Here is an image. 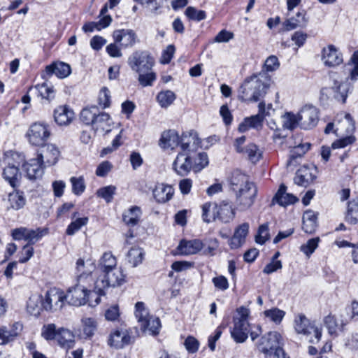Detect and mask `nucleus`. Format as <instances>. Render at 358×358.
Masks as SVG:
<instances>
[{
  "instance_id": "9b49d317",
  "label": "nucleus",
  "mask_w": 358,
  "mask_h": 358,
  "mask_svg": "<svg viewBox=\"0 0 358 358\" xmlns=\"http://www.w3.org/2000/svg\"><path fill=\"white\" fill-rule=\"evenodd\" d=\"M281 335L277 331H270L264 335L257 344L259 351L266 354L271 355L273 350L282 345Z\"/></svg>"
},
{
  "instance_id": "052dcab7",
  "label": "nucleus",
  "mask_w": 358,
  "mask_h": 358,
  "mask_svg": "<svg viewBox=\"0 0 358 358\" xmlns=\"http://www.w3.org/2000/svg\"><path fill=\"white\" fill-rule=\"evenodd\" d=\"M83 325L84 334L87 336L90 337L94 335V331L96 329V322L94 318L85 317L82 320Z\"/></svg>"
},
{
  "instance_id": "680f3d73",
  "label": "nucleus",
  "mask_w": 358,
  "mask_h": 358,
  "mask_svg": "<svg viewBox=\"0 0 358 358\" xmlns=\"http://www.w3.org/2000/svg\"><path fill=\"white\" fill-rule=\"evenodd\" d=\"M185 15L189 19L196 21H201L206 17L205 11L197 10L192 6H189L186 8Z\"/></svg>"
},
{
  "instance_id": "a211bd4d",
  "label": "nucleus",
  "mask_w": 358,
  "mask_h": 358,
  "mask_svg": "<svg viewBox=\"0 0 358 358\" xmlns=\"http://www.w3.org/2000/svg\"><path fill=\"white\" fill-rule=\"evenodd\" d=\"M315 166H303L296 173L294 178V183L302 187H308L317 178Z\"/></svg>"
},
{
  "instance_id": "774afa93",
  "label": "nucleus",
  "mask_w": 358,
  "mask_h": 358,
  "mask_svg": "<svg viewBox=\"0 0 358 358\" xmlns=\"http://www.w3.org/2000/svg\"><path fill=\"white\" fill-rule=\"evenodd\" d=\"M350 60L353 68L350 69L349 78L352 80H357L358 79V50L354 52Z\"/></svg>"
},
{
  "instance_id": "09e8293b",
  "label": "nucleus",
  "mask_w": 358,
  "mask_h": 358,
  "mask_svg": "<svg viewBox=\"0 0 358 358\" xmlns=\"http://www.w3.org/2000/svg\"><path fill=\"white\" fill-rule=\"evenodd\" d=\"M345 220L350 224H355L358 222V198L348 203Z\"/></svg>"
},
{
  "instance_id": "0eeeda50",
  "label": "nucleus",
  "mask_w": 358,
  "mask_h": 358,
  "mask_svg": "<svg viewBox=\"0 0 358 358\" xmlns=\"http://www.w3.org/2000/svg\"><path fill=\"white\" fill-rule=\"evenodd\" d=\"M135 308V316L140 324L141 330L152 335L157 334L161 327L159 319L150 315L143 302H137Z\"/></svg>"
},
{
  "instance_id": "9d476101",
  "label": "nucleus",
  "mask_w": 358,
  "mask_h": 358,
  "mask_svg": "<svg viewBox=\"0 0 358 358\" xmlns=\"http://www.w3.org/2000/svg\"><path fill=\"white\" fill-rule=\"evenodd\" d=\"M349 90L350 86L347 82H343L336 75H334L332 85L323 89L322 92L343 103L345 102Z\"/></svg>"
},
{
  "instance_id": "a18cd8bd",
  "label": "nucleus",
  "mask_w": 358,
  "mask_h": 358,
  "mask_svg": "<svg viewBox=\"0 0 358 358\" xmlns=\"http://www.w3.org/2000/svg\"><path fill=\"white\" fill-rule=\"evenodd\" d=\"M176 98V94L171 90L161 91L157 95V101L162 108H167L171 106Z\"/></svg>"
},
{
  "instance_id": "f3484780",
  "label": "nucleus",
  "mask_w": 358,
  "mask_h": 358,
  "mask_svg": "<svg viewBox=\"0 0 358 358\" xmlns=\"http://www.w3.org/2000/svg\"><path fill=\"white\" fill-rule=\"evenodd\" d=\"M87 294L88 292L85 289L75 285L69 287L66 294L64 293V302L74 306H80L87 303Z\"/></svg>"
},
{
  "instance_id": "4468645a",
  "label": "nucleus",
  "mask_w": 358,
  "mask_h": 358,
  "mask_svg": "<svg viewBox=\"0 0 358 358\" xmlns=\"http://www.w3.org/2000/svg\"><path fill=\"white\" fill-rule=\"evenodd\" d=\"M300 127L303 129H310L314 127L318 121V112L313 106H304L298 113Z\"/></svg>"
},
{
  "instance_id": "1a4fd4ad",
  "label": "nucleus",
  "mask_w": 358,
  "mask_h": 358,
  "mask_svg": "<svg viewBox=\"0 0 358 358\" xmlns=\"http://www.w3.org/2000/svg\"><path fill=\"white\" fill-rule=\"evenodd\" d=\"M50 131L47 124L41 122L32 124L27 132L29 142L35 146H41L49 138Z\"/></svg>"
},
{
  "instance_id": "b1692460",
  "label": "nucleus",
  "mask_w": 358,
  "mask_h": 358,
  "mask_svg": "<svg viewBox=\"0 0 358 358\" xmlns=\"http://www.w3.org/2000/svg\"><path fill=\"white\" fill-rule=\"evenodd\" d=\"M249 231V224L247 222L238 225L234 231L233 236L229 240L231 249H236L243 245Z\"/></svg>"
},
{
  "instance_id": "13d9d810",
  "label": "nucleus",
  "mask_w": 358,
  "mask_h": 358,
  "mask_svg": "<svg viewBox=\"0 0 358 358\" xmlns=\"http://www.w3.org/2000/svg\"><path fill=\"white\" fill-rule=\"evenodd\" d=\"M243 153H245L248 159L253 163L258 162L262 157L260 150L253 143L248 144L245 148Z\"/></svg>"
},
{
  "instance_id": "603ef678",
  "label": "nucleus",
  "mask_w": 358,
  "mask_h": 358,
  "mask_svg": "<svg viewBox=\"0 0 358 358\" xmlns=\"http://www.w3.org/2000/svg\"><path fill=\"white\" fill-rule=\"evenodd\" d=\"M39 95L47 100H51L55 97V90L51 85L47 83L38 84L36 86Z\"/></svg>"
},
{
  "instance_id": "864d4df0",
  "label": "nucleus",
  "mask_w": 358,
  "mask_h": 358,
  "mask_svg": "<svg viewBox=\"0 0 358 358\" xmlns=\"http://www.w3.org/2000/svg\"><path fill=\"white\" fill-rule=\"evenodd\" d=\"M308 150V146L307 148H304V147H299V145L295 147L291 150L289 159L287 162V166H296L298 163V159H301Z\"/></svg>"
},
{
  "instance_id": "338daca9",
  "label": "nucleus",
  "mask_w": 358,
  "mask_h": 358,
  "mask_svg": "<svg viewBox=\"0 0 358 358\" xmlns=\"http://www.w3.org/2000/svg\"><path fill=\"white\" fill-rule=\"evenodd\" d=\"M34 252V248L29 244H26L20 252L18 262L22 264L27 262L32 257Z\"/></svg>"
},
{
  "instance_id": "bb28decb",
  "label": "nucleus",
  "mask_w": 358,
  "mask_h": 358,
  "mask_svg": "<svg viewBox=\"0 0 358 358\" xmlns=\"http://www.w3.org/2000/svg\"><path fill=\"white\" fill-rule=\"evenodd\" d=\"M2 176L13 188L19 187L22 174L17 166L15 165L6 166L3 170Z\"/></svg>"
},
{
  "instance_id": "c03bdc74",
  "label": "nucleus",
  "mask_w": 358,
  "mask_h": 358,
  "mask_svg": "<svg viewBox=\"0 0 358 358\" xmlns=\"http://www.w3.org/2000/svg\"><path fill=\"white\" fill-rule=\"evenodd\" d=\"M99 108L96 106L85 108L81 110L80 119L86 125L93 126Z\"/></svg>"
},
{
  "instance_id": "bf43d9fd",
  "label": "nucleus",
  "mask_w": 358,
  "mask_h": 358,
  "mask_svg": "<svg viewBox=\"0 0 358 358\" xmlns=\"http://www.w3.org/2000/svg\"><path fill=\"white\" fill-rule=\"evenodd\" d=\"M115 190L116 187L115 186L108 185L99 189L96 192V195L103 199L107 203H109L113 200Z\"/></svg>"
},
{
  "instance_id": "4be33fe9",
  "label": "nucleus",
  "mask_w": 358,
  "mask_h": 358,
  "mask_svg": "<svg viewBox=\"0 0 358 358\" xmlns=\"http://www.w3.org/2000/svg\"><path fill=\"white\" fill-rule=\"evenodd\" d=\"M322 60L325 66H335L343 62L341 53L334 45H329L322 49Z\"/></svg>"
},
{
  "instance_id": "393cba45",
  "label": "nucleus",
  "mask_w": 358,
  "mask_h": 358,
  "mask_svg": "<svg viewBox=\"0 0 358 358\" xmlns=\"http://www.w3.org/2000/svg\"><path fill=\"white\" fill-rule=\"evenodd\" d=\"M74 118V113L69 106L64 105L57 107L54 110V119L60 126L69 124Z\"/></svg>"
},
{
  "instance_id": "423d86ee",
  "label": "nucleus",
  "mask_w": 358,
  "mask_h": 358,
  "mask_svg": "<svg viewBox=\"0 0 358 358\" xmlns=\"http://www.w3.org/2000/svg\"><path fill=\"white\" fill-rule=\"evenodd\" d=\"M76 269L77 272L76 285L83 288L87 292L93 287L94 288V278L92 273L95 269L94 263L80 258L76 262Z\"/></svg>"
},
{
  "instance_id": "f03ea898",
  "label": "nucleus",
  "mask_w": 358,
  "mask_h": 358,
  "mask_svg": "<svg viewBox=\"0 0 358 358\" xmlns=\"http://www.w3.org/2000/svg\"><path fill=\"white\" fill-rule=\"evenodd\" d=\"M271 83V77L265 71L245 78L238 89V98L242 101H259L266 94Z\"/></svg>"
},
{
  "instance_id": "4d7b16f0",
  "label": "nucleus",
  "mask_w": 358,
  "mask_h": 358,
  "mask_svg": "<svg viewBox=\"0 0 358 358\" xmlns=\"http://www.w3.org/2000/svg\"><path fill=\"white\" fill-rule=\"evenodd\" d=\"M45 232L44 230L38 228L36 229H27L26 241L29 245H34L38 242L44 235Z\"/></svg>"
},
{
  "instance_id": "aec40b11",
  "label": "nucleus",
  "mask_w": 358,
  "mask_h": 358,
  "mask_svg": "<svg viewBox=\"0 0 358 358\" xmlns=\"http://www.w3.org/2000/svg\"><path fill=\"white\" fill-rule=\"evenodd\" d=\"M113 37L114 41L124 48L134 46L137 40V35L131 29L115 30Z\"/></svg>"
},
{
  "instance_id": "2eb2a0df",
  "label": "nucleus",
  "mask_w": 358,
  "mask_h": 358,
  "mask_svg": "<svg viewBox=\"0 0 358 358\" xmlns=\"http://www.w3.org/2000/svg\"><path fill=\"white\" fill-rule=\"evenodd\" d=\"M23 330V324L20 322H15L10 327L0 326V345H6L18 337Z\"/></svg>"
},
{
  "instance_id": "f704fd0d",
  "label": "nucleus",
  "mask_w": 358,
  "mask_h": 358,
  "mask_svg": "<svg viewBox=\"0 0 358 358\" xmlns=\"http://www.w3.org/2000/svg\"><path fill=\"white\" fill-rule=\"evenodd\" d=\"M117 268V259L110 252L103 254L98 263V269L101 273Z\"/></svg>"
},
{
  "instance_id": "cd10ccee",
  "label": "nucleus",
  "mask_w": 358,
  "mask_h": 358,
  "mask_svg": "<svg viewBox=\"0 0 358 358\" xmlns=\"http://www.w3.org/2000/svg\"><path fill=\"white\" fill-rule=\"evenodd\" d=\"M174 194V189L171 185L160 183L153 189V196L159 203H166L171 200Z\"/></svg>"
},
{
  "instance_id": "2f4dec72",
  "label": "nucleus",
  "mask_w": 358,
  "mask_h": 358,
  "mask_svg": "<svg viewBox=\"0 0 358 358\" xmlns=\"http://www.w3.org/2000/svg\"><path fill=\"white\" fill-rule=\"evenodd\" d=\"M308 20L306 17V12H298L294 17L288 18L283 22V27L286 31H291L298 27H304Z\"/></svg>"
},
{
  "instance_id": "ddd939ff",
  "label": "nucleus",
  "mask_w": 358,
  "mask_h": 358,
  "mask_svg": "<svg viewBox=\"0 0 358 358\" xmlns=\"http://www.w3.org/2000/svg\"><path fill=\"white\" fill-rule=\"evenodd\" d=\"M193 159L192 152L178 153L173 163V171L180 176H187L192 170Z\"/></svg>"
},
{
  "instance_id": "6ab92c4d",
  "label": "nucleus",
  "mask_w": 358,
  "mask_h": 358,
  "mask_svg": "<svg viewBox=\"0 0 358 358\" xmlns=\"http://www.w3.org/2000/svg\"><path fill=\"white\" fill-rule=\"evenodd\" d=\"M64 299V292L62 291L48 292L43 300V308L46 310H59L65 303Z\"/></svg>"
},
{
  "instance_id": "37998d69",
  "label": "nucleus",
  "mask_w": 358,
  "mask_h": 358,
  "mask_svg": "<svg viewBox=\"0 0 358 358\" xmlns=\"http://www.w3.org/2000/svg\"><path fill=\"white\" fill-rule=\"evenodd\" d=\"M43 301L41 296H31L27 301V311L32 315H39L41 307H43Z\"/></svg>"
},
{
  "instance_id": "c85d7f7f",
  "label": "nucleus",
  "mask_w": 358,
  "mask_h": 358,
  "mask_svg": "<svg viewBox=\"0 0 358 358\" xmlns=\"http://www.w3.org/2000/svg\"><path fill=\"white\" fill-rule=\"evenodd\" d=\"M180 145V136L175 130H168L162 133L159 145L163 149L173 150Z\"/></svg>"
},
{
  "instance_id": "a878e982",
  "label": "nucleus",
  "mask_w": 358,
  "mask_h": 358,
  "mask_svg": "<svg viewBox=\"0 0 358 358\" xmlns=\"http://www.w3.org/2000/svg\"><path fill=\"white\" fill-rule=\"evenodd\" d=\"M236 206L233 208L228 201H222L217 208V218L222 222L228 223L232 221L236 215Z\"/></svg>"
},
{
  "instance_id": "4c0bfd02",
  "label": "nucleus",
  "mask_w": 358,
  "mask_h": 358,
  "mask_svg": "<svg viewBox=\"0 0 358 358\" xmlns=\"http://www.w3.org/2000/svg\"><path fill=\"white\" fill-rule=\"evenodd\" d=\"M141 216V210L138 206H133L123 214V221L130 227L136 225Z\"/></svg>"
},
{
  "instance_id": "58836bf2",
  "label": "nucleus",
  "mask_w": 358,
  "mask_h": 358,
  "mask_svg": "<svg viewBox=\"0 0 358 358\" xmlns=\"http://www.w3.org/2000/svg\"><path fill=\"white\" fill-rule=\"evenodd\" d=\"M8 202L11 208L20 210L26 203V198L24 192L20 190H15L8 194Z\"/></svg>"
},
{
  "instance_id": "de8ad7c7",
  "label": "nucleus",
  "mask_w": 358,
  "mask_h": 358,
  "mask_svg": "<svg viewBox=\"0 0 358 358\" xmlns=\"http://www.w3.org/2000/svg\"><path fill=\"white\" fill-rule=\"evenodd\" d=\"M217 204L206 203L202 206V219L209 223L217 218Z\"/></svg>"
},
{
  "instance_id": "6e6552de",
  "label": "nucleus",
  "mask_w": 358,
  "mask_h": 358,
  "mask_svg": "<svg viewBox=\"0 0 358 358\" xmlns=\"http://www.w3.org/2000/svg\"><path fill=\"white\" fill-rule=\"evenodd\" d=\"M128 64L132 71L138 73L152 70L155 59L148 52L136 51L129 57Z\"/></svg>"
},
{
  "instance_id": "473e14b6",
  "label": "nucleus",
  "mask_w": 358,
  "mask_h": 358,
  "mask_svg": "<svg viewBox=\"0 0 358 358\" xmlns=\"http://www.w3.org/2000/svg\"><path fill=\"white\" fill-rule=\"evenodd\" d=\"M96 115V120L93 124L92 128L94 130H102L108 133L111 129V124L113 123L110 115L105 112H100L98 110V114Z\"/></svg>"
},
{
  "instance_id": "20e7f679",
  "label": "nucleus",
  "mask_w": 358,
  "mask_h": 358,
  "mask_svg": "<svg viewBox=\"0 0 358 358\" xmlns=\"http://www.w3.org/2000/svg\"><path fill=\"white\" fill-rule=\"evenodd\" d=\"M101 273L103 276L97 278L94 283L95 291L99 295H105L106 289L110 287H119L125 282L126 276L119 267Z\"/></svg>"
},
{
  "instance_id": "7c9ffc66",
  "label": "nucleus",
  "mask_w": 358,
  "mask_h": 358,
  "mask_svg": "<svg viewBox=\"0 0 358 358\" xmlns=\"http://www.w3.org/2000/svg\"><path fill=\"white\" fill-rule=\"evenodd\" d=\"M70 66L62 62H54L45 68V72L48 75L55 74L59 78H65L71 73Z\"/></svg>"
},
{
  "instance_id": "49530a36",
  "label": "nucleus",
  "mask_w": 358,
  "mask_h": 358,
  "mask_svg": "<svg viewBox=\"0 0 358 358\" xmlns=\"http://www.w3.org/2000/svg\"><path fill=\"white\" fill-rule=\"evenodd\" d=\"M144 257V252L139 247L131 248L127 253L128 262L135 267L142 263Z\"/></svg>"
},
{
  "instance_id": "5701e85b",
  "label": "nucleus",
  "mask_w": 358,
  "mask_h": 358,
  "mask_svg": "<svg viewBox=\"0 0 358 358\" xmlns=\"http://www.w3.org/2000/svg\"><path fill=\"white\" fill-rule=\"evenodd\" d=\"M131 337L127 330H115L111 332L108 338V345L117 349L122 348L129 345Z\"/></svg>"
},
{
  "instance_id": "0e129e2a",
  "label": "nucleus",
  "mask_w": 358,
  "mask_h": 358,
  "mask_svg": "<svg viewBox=\"0 0 358 358\" xmlns=\"http://www.w3.org/2000/svg\"><path fill=\"white\" fill-rule=\"evenodd\" d=\"M110 92L106 87H103L99 94V104L103 108H108L110 105Z\"/></svg>"
},
{
  "instance_id": "412c9836",
  "label": "nucleus",
  "mask_w": 358,
  "mask_h": 358,
  "mask_svg": "<svg viewBox=\"0 0 358 358\" xmlns=\"http://www.w3.org/2000/svg\"><path fill=\"white\" fill-rule=\"evenodd\" d=\"M201 141L196 131H191L183 133L180 137V146L183 152H195L199 146Z\"/></svg>"
},
{
  "instance_id": "39448f33",
  "label": "nucleus",
  "mask_w": 358,
  "mask_h": 358,
  "mask_svg": "<svg viewBox=\"0 0 358 358\" xmlns=\"http://www.w3.org/2000/svg\"><path fill=\"white\" fill-rule=\"evenodd\" d=\"M294 328L297 334L305 336L310 343H317L321 338L322 329L310 322L303 314L295 316Z\"/></svg>"
},
{
  "instance_id": "3c124183",
  "label": "nucleus",
  "mask_w": 358,
  "mask_h": 358,
  "mask_svg": "<svg viewBox=\"0 0 358 358\" xmlns=\"http://www.w3.org/2000/svg\"><path fill=\"white\" fill-rule=\"evenodd\" d=\"M138 74V81L139 84L143 87L152 86L154 82L157 79L156 73L152 70L147 72H141Z\"/></svg>"
},
{
  "instance_id": "6e6d98bb",
  "label": "nucleus",
  "mask_w": 358,
  "mask_h": 358,
  "mask_svg": "<svg viewBox=\"0 0 358 358\" xmlns=\"http://www.w3.org/2000/svg\"><path fill=\"white\" fill-rule=\"evenodd\" d=\"M264 314L266 317L268 318L271 321L278 324L281 322L285 315V312L277 308L265 310Z\"/></svg>"
},
{
  "instance_id": "ea45409f",
  "label": "nucleus",
  "mask_w": 358,
  "mask_h": 358,
  "mask_svg": "<svg viewBox=\"0 0 358 358\" xmlns=\"http://www.w3.org/2000/svg\"><path fill=\"white\" fill-rule=\"evenodd\" d=\"M324 323L328 329L329 334L333 336H337L338 330L342 331L343 327L346 325L347 322L343 321L339 324L335 317L331 314L326 316L324 319Z\"/></svg>"
},
{
  "instance_id": "a19ab883",
  "label": "nucleus",
  "mask_w": 358,
  "mask_h": 358,
  "mask_svg": "<svg viewBox=\"0 0 358 358\" xmlns=\"http://www.w3.org/2000/svg\"><path fill=\"white\" fill-rule=\"evenodd\" d=\"M78 214V212H75L72 215L71 218L74 220L70 223L66 231V234L69 236L75 234L82 227L85 226L88 222V218L87 217L76 218Z\"/></svg>"
},
{
  "instance_id": "72a5a7b5",
  "label": "nucleus",
  "mask_w": 358,
  "mask_h": 358,
  "mask_svg": "<svg viewBox=\"0 0 358 358\" xmlns=\"http://www.w3.org/2000/svg\"><path fill=\"white\" fill-rule=\"evenodd\" d=\"M286 186L285 185H281L273 198V201H275L282 206L293 204L298 201V199L293 194L286 193Z\"/></svg>"
},
{
  "instance_id": "c9c22d12",
  "label": "nucleus",
  "mask_w": 358,
  "mask_h": 358,
  "mask_svg": "<svg viewBox=\"0 0 358 358\" xmlns=\"http://www.w3.org/2000/svg\"><path fill=\"white\" fill-rule=\"evenodd\" d=\"M56 341L64 348H71L74 344V335L69 329L61 328L57 330Z\"/></svg>"
},
{
  "instance_id": "dca6fc26",
  "label": "nucleus",
  "mask_w": 358,
  "mask_h": 358,
  "mask_svg": "<svg viewBox=\"0 0 358 358\" xmlns=\"http://www.w3.org/2000/svg\"><path fill=\"white\" fill-rule=\"evenodd\" d=\"M45 167L47 166L37 156L22 164V170L26 173L27 177L31 180L41 178L44 173Z\"/></svg>"
},
{
  "instance_id": "79ce46f5",
  "label": "nucleus",
  "mask_w": 358,
  "mask_h": 358,
  "mask_svg": "<svg viewBox=\"0 0 358 358\" xmlns=\"http://www.w3.org/2000/svg\"><path fill=\"white\" fill-rule=\"evenodd\" d=\"M192 171L195 173L201 171L208 164V157L206 152L192 153Z\"/></svg>"
},
{
  "instance_id": "f8f14e48",
  "label": "nucleus",
  "mask_w": 358,
  "mask_h": 358,
  "mask_svg": "<svg viewBox=\"0 0 358 358\" xmlns=\"http://www.w3.org/2000/svg\"><path fill=\"white\" fill-rule=\"evenodd\" d=\"M41 146L38 151L37 157L46 166L55 165L60 156L59 148L52 143H47Z\"/></svg>"
},
{
  "instance_id": "e2e57ef3",
  "label": "nucleus",
  "mask_w": 358,
  "mask_h": 358,
  "mask_svg": "<svg viewBox=\"0 0 358 358\" xmlns=\"http://www.w3.org/2000/svg\"><path fill=\"white\" fill-rule=\"evenodd\" d=\"M319 242L320 238L318 237L311 238L306 244L301 246V251L306 255L307 257H310L317 248Z\"/></svg>"
},
{
  "instance_id": "7ed1b4c3",
  "label": "nucleus",
  "mask_w": 358,
  "mask_h": 358,
  "mask_svg": "<svg viewBox=\"0 0 358 358\" xmlns=\"http://www.w3.org/2000/svg\"><path fill=\"white\" fill-rule=\"evenodd\" d=\"M238 317L234 318V327L231 336L236 343L245 342L250 334L252 341H255L262 333L259 325L250 324L248 322L249 309L241 307L237 309Z\"/></svg>"
},
{
  "instance_id": "f257e3e1",
  "label": "nucleus",
  "mask_w": 358,
  "mask_h": 358,
  "mask_svg": "<svg viewBox=\"0 0 358 358\" xmlns=\"http://www.w3.org/2000/svg\"><path fill=\"white\" fill-rule=\"evenodd\" d=\"M229 186L236 196L237 210L244 212L249 210L253 206L257 195L255 184L249 180L248 176L236 171L229 179Z\"/></svg>"
},
{
  "instance_id": "69168bd1",
  "label": "nucleus",
  "mask_w": 358,
  "mask_h": 358,
  "mask_svg": "<svg viewBox=\"0 0 358 358\" xmlns=\"http://www.w3.org/2000/svg\"><path fill=\"white\" fill-rule=\"evenodd\" d=\"M268 238L269 233L268 224H264L259 226L258 233L255 236V241L259 244L263 245Z\"/></svg>"
},
{
  "instance_id": "e433bc0d",
  "label": "nucleus",
  "mask_w": 358,
  "mask_h": 358,
  "mask_svg": "<svg viewBox=\"0 0 358 358\" xmlns=\"http://www.w3.org/2000/svg\"><path fill=\"white\" fill-rule=\"evenodd\" d=\"M317 214L313 210H306L303 215V229L307 234L313 233L317 227Z\"/></svg>"
},
{
  "instance_id": "c756f323",
  "label": "nucleus",
  "mask_w": 358,
  "mask_h": 358,
  "mask_svg": "<svg viewBox=\"0 0 358 358\" xmlns=\"http://www.w3.org/2000/svg\"><path fill=\"white\" fill-rule=\"evenodd\" d=\"M203 243L198 239L190 241L182 240L177 247V249L180 254L189 255L199 252L203 248Z\"/></svg>"
},
{
  "instance_id": "5fc2aeb1",
  "label": "nucleus",
  "mask_w": 358,
  "mask_h": 358,
  "mask_svg": "<svg viewBox=\"0 0 358 358\" xmlns=\"http://www.w3.org/2000/svg\"><path fill=\"white\" fill-rule=\"evenodd\" d=\"M70 182L72 185V192L77 196L81 195L85 190V183L83 177H71Z\"/></svg>"
},
{
  "instance_id": "8fccbe9b",
  "label": "nucleus",
  "mask_w": 358,
  "mask_h": 358,
  "mask_svg": "<svg viewBox=\"0 0 358 358\" xmlns=\"http://www.w3.org/2000/svg\"><path fill=\"white\" fill-rule=\"evenodd\" d=\"M282 127L285 129L293 130L298 125H300L299 114L295 115L292 113H286L282 116Z\"/></svg>"
}]
</instances>
